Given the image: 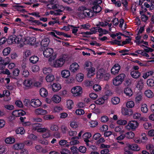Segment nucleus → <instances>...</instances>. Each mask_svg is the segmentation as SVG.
Instances as JSON below:
<instances>
[{
  "instance_id": "nucleus-5",
  "label": "nucleus",
  "mask_w": 154,
  "mask_h": 154,
  "mask_svg": "<svg viewBox=\"0 0 154 154\" xmlns=\"http://www.w3.org/2000/svg\"><path fill=\"white\" fill-rule=\"evenodd\" d=\"M139 124L135 120L129 121L128 125L125 126L126 128L128 130H131L134 131L138 126Z\"/></svg>"
},
{
  "instance_id": "nucleus-31",
  "label": "nucleus",
  "mask_w": 154,
  "mask_h": 154,
  "mask_svg": "<svg viewBox=\"0 0 154 154\" xmlns=\"http://www.w3.org/2000/svg\"><path fill=\"white\" fill-rule=\"evenodd\" d=\"M38 60V57L36 56H33L31 57L29 59L30 62L33 64L36 63Z\"/></svg>"
},
{
  "instance_id": "nucleus-6",
  "label": "nucleus",
  "mask_w": 154,
  "mask_h": 154,
  "mask_svg": "<svg viewBox=\"0 0 154 154\" xmlns=\"http://www.w3.org/2000/svg\"><path fill=\"white\" fill-rule=\"evenodd\" d=\"M71 91L74 96H80L82 93V88L79 86H76L72 88Z\"/></svg>"
},
{
  "instance_id": "nucleus-62",
  "label": "nucleus",
  "mask_w": 154,
  "mask_h": 154,
  "mask_svg": "<svg viewBox=\"0 0 154 154\" xmlns=\"http://www.w3.org/2000/svg\"><path fill=\"white\" fill-rule=\"evenodd\" d=\"M70 153V151L68 149H63L60 151L61 154H68Z\"/></svg>"
},
{
  "instance_id": "nucleus-63",
  "label": "nucleus",
  "mask_w": 154,
  "mask_h": 154,
  "mask_svg": "<svg viewBox=\"0 0 154 154\" xmlns=\"http://www.w3.org/2000/svg\"><path fill=\"white\" fill-rule=\"evenodd\" d=\"M15 103L17 106H18L20 107H22L23 106L22 102L20 100L16 101Z\"/></svg>"
},
{
  "instance_id": "nucleus-43",
  "label": "nucleus",
  "mask_w": 154,
  "mask_h": 154,
  "mask_svg": "<svg viewBox=\"0 0 154 154\" xmlns=\"http://www.w3.org/2000/svg\"><path fill=\"white\" fill-rule=\"evenodd\" d=\"M16 131L17 134H23L24 133L25 131L23 128H19L16 130Z\"/></svg>"
},
{
  "instance_id": "nucleus-42",
  "label": "nucleus",
  "mask_w": 154,
  "mask_h": 154,
  "mask_svg": "<svg viewBox=\"0 0 154 154\" xmlns=\"http://www.w3.org/2000/svg\"><path fill=\"white\" fill-rule=\"evenodd\" d=\"M93 88L96 91H99L101 90L100 86L98 84H95L93 86Z\"/></svg>"
},
{
  "instance_id": "nucleus-30",
  "label": "nucleus",
  "mask_w": 154,
  "mask_h": 154,
  "mask_svg": "<svg viewBox=\"0 0 154 154\" xmlns=\"http://www.w3.org/2000/svg\"><path fill=\"white\" fill-rule=\"evenodd\" d=\"M16 36L15 35H13L9 36L7 40L8 42L9 43L14 44Z\"/></svg>"
},
{
  "instance_id": "nucleus-55",
  "label": "nucleus",
  "mask_w": 154,
  "mask_h": 154,
  "mask_svg": "<svg viewBox=\"0 0 154 154\" xmlns=\"http://www.w3.org/2000/svg\"><path fill=\"white\" fill-rule=\"evenodd\" d=\"M117 122L118 124L119 125H125L127 123V122L126 121L122 119L118 120Z\"/></svg>"
},
{
  "instance_id": "nucleus-40",
  "label": "nucleus",
  "mask_w": 154,
  "mask_h": 154,
  "mask_svg": "<svg viewBox=\"0 0 154 154\" xmlns=\"http://www.w3.org/2000/svg\"><path fill=\"white\" fill-rule=\"evenodd\" d=\"M73 104V102L72 100H68L67 101V105L68 109H71L72 107V106Z\"/></svg>"
},
{
  "instance_id": "nucleus-29",
  "label": "nucleus",
  "mask_w": 154,
  "mask_h": 154,
  "mask_svg": "<svg viewBox=\"0 0 154 154\" xmlns=\"http://www.w3.org/2000/svg\"><path fill=\"white\" fill-rule=\"evenodd\" d=\"M52 100L56 103H59L61 101V98L59 96L55 95L52 98Z\"/></svg>"
},
{
  "instance_id": "nucleus-46",
  "label": "nucleus",
  "mask_w": 154,
  "mask_h": 154,
  "mask_svg": "<svg viewBox=\"0 0 154 154\" xmlns=\"http://www.w3.org/2000/svg\"><path fill=\"white\" fill-rule=\"evenodd\" d=\"M109 42L111 44H116L117 45L119 46L121 45V41H118L116 40H115L112 41H109Z\"/></svg>"
},
{
  "instance_id": "nucleus-13",
  "label": "nucleus",
  "mask_w": 154,
  "mask_h": 154,
  "mask_svg": "<svg viewBox=\"0 0 154 154\" xmlns=\"http://www.w3.org/2000/svg\"><path fill=\"white\" fill-rule=\"evenodd\" d=\"M53 91L56 92L59 91L61 88L60 85L58 83H54L52 85Z\"/></svg>"
},
{
  "instance_id": "nucleus-15",
  "label": "nucleus",
  "mask_w": 154,
  "mask_h": 154,
  "mask_svg": "<svg viewBox=\"0 0 154 154\" xmlns=\"http://www.w3.org/2000/svg\"><path fill=\"white\" fill-rule=\"evenodd\" d=\"M98 5H94V6L92 7L93 12L96 14L99 13L101 11L102 8Z\"/></svg>"
},
{
  "instance_id": "nucleus-41",
  "label": "nucleus",
  "mask_w": 154,
  "mask_h": 154,
  "mask_svg": "<svg viewBox=\"0 0 154 154\" xmlns=\"http://www.w3.org/2000/svg\"><path fill=\"white\" fill-rule=\"evenodd\" d=\"M153 73V72L152 71L147 72L144 74L143 76V77L145 79H146L149 76L152 75Z\"/></svg>"
},
{
  "instance_id": "nucleus-49",
  "label": "nucleus",
  "mask_w": 154,
  "mask_h": 154,
  "mask_svg": "<svg viewBox=\"0 0 154 154\" xmlns=\"http://www.w3.org/2000/svg\"><path fill=\"white\" fill-rule=\"evenodd\" d=\"M73 154H78V148L75 146H72L70 148Z\"/></svg>"
},
{
  "instance_id": "nucleus-11",
  "label": "nucleus",
  "mask_w": 154,
  "mask_h": 154,
  "mask_svg": "<svg viewBox=\"0 0 154 154\" xmlns=\"http://www.w3.org/2000/svg\"><path fill=\"white\" fill-rule=\"evenodd\" d=\"M107 73L106 70L103 69H101L98 70L97 72V77L99 79H102L103 76Z\"/></svg>"
},
{
  "instance_id": "nucleus-36",
  "label": "nucleus",
  "mask_w": 154,
  "mask_h": 154,
  "mask_svg": "<svg viewBox=\"0 0 154 154\" xmlns=\"http://www.w3.org/2000/svg\"><path fill=\"white\" fill-rule=\"evenodd\" d=\"M54 79V77L53 75H48L46 77V80L47 82H52Z\"/></svg>"
},
{
  "instance_id": "nucleus-8",
  "label": "nucleus",
  "mask_w": 154,
  "mask_h": 154,
  "mask_svg": "<svg viewBox=\"0 0 154 154\" xmlns=\"http://www.w3.org/2000/svg\"><path fill=\"white\" fill-rule=\"evenodd\" d=\"M79 66L76 63H74L72 64L69 68V69L71 72L76 73L79 69Z\"/></svg>"
},
{
  "instance_id": "nucleus-54",
  "label": "nucleus",
  "mask_w": 154,
  "mask_h": 154,
  "mask_svg": "<svg viewBox=\"0 0 154 154\" xmlns=\"http://www.w3.org/2000/svg\"><path fill=\"white\" fill-rule=\"evenodd\" d=\"M22 75L25 77H27L29 75V72L27 70L23 69L22 73Z\"/></svg>"
},
{
  "instance_id": "nucleus-27",
  "label": "nucleus",
  "mask_w": 154,
  "mask_h": 154,
  "mask_svg": "<svg viewBox=\"0 0 154 154\" xmlns=\"http://www.w3.org/2000/svg\"><path fill=\"white\" fill-rule=\"evenodd\" d=\"M120 101V98L118 97H114L111 99V102L113 104H118L119 103Z\"/></svg>"
},
{
  "instance_id": "nucleus-21",
  "label": "nucleus",
  "mask_w": 154,
  "mask_h": 154,
  "mask_svg": "<svg viewBox=\"0 0 154 154\" xmlns=\"http://www.w3.org/2000/svg\"><path fill=\"white\" fill-rule=\"evenodd\" d=\"M144 86L143 80L142 79H140L137 82L136 87L138 88L140 90H141Z\"/></svg>"
},
{
  "instance_id": "nucleus-16",
  "label": "nucleus",
  "mask_w": 154,
  "mask_h": 154,
  "mask_svg": "<svg viewBox=\"0 0 154 154\" xmlns=\"http://www.w3.org/2000/svg\"><path fill=\"white\" fill-rule=\"evenodd\" d=\"M131 75L133 78L137 79L140 77V73L138 71L134 70L131 72Z\"/></svg>"
},
{
  "instance_id": "nucleus-50",
  "label": "nucleus",
  "mask_w": 154,
  "mask_h": 154,
  "mask_svg": "<svg viewBox=\"0 0 154 154\" xmlns=\"http://www.w3.org/2000/svg\"><path fill=\"white\" fill-rule=\"evenodd\" d=\"M13 75L14 76H18L20 73V70L18 68L15 69L13 71Z\"/></svg>"
},
{
  "instance_id": "nucleus-33",
  "label": "nucleus",
  "mask_w": 154,
  "mask_h": 154,
  "mask_svg": "<svg viewBox=\"0 0 154 154\" xmlns=\"http://www.w3.org/2000/svg\"><path fill=\"white\" fill-rule=\"evenodd\" d=\"M5 143L8 144H11L14 143L15 141V139L13 138L8 137L5 140Z\"/></svg>"
},
{
  "instance_id": "nucleus-34",
  "label": "nucleus",
  "mask_w": 154,
  "mask_h": 154,
  "mask_svg": "<svg viewBox=\"0 0 154 154\" xmlns=\"http://www.w3.org/2000/svg\"><path fill=\"white\" fill-rule=\"evenodd\" d=\"M142 99V95L140 94H138L136 95L135 98V101L136 103H139Z\"/></svg>"
},
{
  "instance_id": "nucleus-32",
  "label": "nucleus",
  "mask_w": 154,
  "mask_h": 154,
  "mask_svg": "<svg viewBox=\"0 0 154 154\" xmlns=\"http://www.w3.org/2000/svg\"><path fill=\"white\" fill-rule=\"evenodd\" d=\"M11 48L9 47H7L5 48L3 51L2 53L4 56H7L10 53Z\"/></svg>"
},
{
  "instance_id": "nucleus-17",
  "label": "nucleus",
  "mask_w": 154,
  "mask_h": 154,
  "mask_svg": "<svg viewBox=\"0 0 154 154\" xmlns=\"http://www.w3.org/2000/svg\"><path fill=\"white\" fill-rule=\"evenodd\" d=\"M35 113L37 115H45L47 113L46 110L41 108H38L35 111Z\"/></svg>"
},
{
  "instance_id": "nucleus-4",
  "label": "nucleus",
  "mask_w": 154,
  "mask_h": 154,
  "mask_svg": "<svg viewBox=\"0 0 154 154\" xmlns=\"http://www.w3.org/2000/svg\"><path fill=\"white\" fill-rule=\"evenodd\" d=\"M53 53V50L50 48H46L43 52V54L45 57H50L49 59L50 63H51V61L55 58L54 56L53 57L51 56Z\"/></svg>"
},
{
  "instance_id": "nucleus-1",
  "label": "nucleus",
  "mask_w": 154,
  "mask_h": 154,
  "mask_svg": "<svg viewBox=\"0 0 154 154\" xmlns=\"http://www.w3.org/2000/svg\"><path fill=\"white\" fill-rule=\"evenodd\" d=\"M78 10L79 12L78 13V16L80 18L91 17L94 16V12L91 10L84 7H79Z\"/></svg>"
},
{
  "instance_id": "nucleus-22",
  "label": "nucleus",
  "mask_w": 154,
  "mask_h": 154,
  "mask_svg": "<svg viewBox=\"0 0 154 154\" xmlns=\"http://www.w3.org/2000/svg\"><path fill=\"white\" fill-rule=\"evenodd\" d=\"M24 145L23 143H17L14 144L13 146V148L15 149H21L23 148Z\"/></svg>"
},
{
  "instance_id": "nucleus-7",
  "label": "nucleus",
  "mask_w": 154,
  "mask_h": 154,
  "mask_svg": "<svg viewBox=\"0 0 154 154\" xmlns=\"http://www.w3.org/2000/svg\"><path fill=\"white\" fill-rule=\"evenodd\" d=\"M31 105L34 107H38L42 104V103L39 99H32L30 101Z\"/></svg>"
},
{
  "instance_id": "nucleus-56",
  "label": "nucleus",
  "mask_w": 154,
  "mask_h": 154,
  "mask_svg": "<svg viewBox=\"0 0 154 154\" xmlns=\"http://www.w3.org/2000/svg\"><path fill=\"white\" fill-rule=\"evenodd\" d=\"M90 97L92 99L95 100L97 97V95L94 93H91L89 95Z\"/></svg>"
},
{
  "instance_id": "nucleus-39",
  "label": "nucleus",
  "mask_w": 154,
  "mask_h": 154,
  "mask_svg": "<svg viewBox=\"0 0 154 154\" xmlns=\"http://www.w3.org/2000/svg\"><path fill=\"white\" fill-rule=\"evenodd\" d=\"M126 106L128 108H132L134 106V103L133 101H130L126 103Z\"/></svg>"
},
{
  "instance_id": "nucleus-61",
  "label": "nucleus",
  "mask_w": 154,
  "mask_h": 154,
  "mask_svg": "<svg viewBox=\"0 0 154 154\" xmlns=\"http://www.w3.org/2000/svg\"><path fill=\"white\" fill-rule=\"evenodd\" d=\"M86 148L84 146H81L79 148V151L82 153L85 152L86 151Z\"/></svg>"
},
{
  "instance_id": "nucleus-3",
  "label": "nucleus",
  "mask_w": 154,
  "mask_h": 154,
  "mask_svg": "<svg viewBox=\"0 0 154 154\" xmlns=\"http://www.w3.org/2000/svg\"><path fill=\"white\" fill-rule=\"evenodd\" d=\"M125 75L123 73L120 74L113 79V83L115 86L121 85L124 81Z\"/></svg>"
},
{
  "instance_id": "nucleus-48",
  "label": "nucleus",
  "mask_w": 154,
  "mask_h": 154,
  "mask_svg": "<svg viewBox=\"0 0 154 154\" xmlns=\"http://www.w3.org/2000/svg\"><path fill=\"white\" fill-rule=\"evenodd\" d=\"M50 128L52 131H56L58 130L59 128L57 125H51Z\"/></svg>"
},
{
  "instance_id": "nucleus-20",
  "label": "nucleus",
  "mask_w": 154,
  "mask_h": 154,
  "mask_svg": "<svg viewBox=\"0 0 154 154\" xmlns=\"http://www.w3.org/2000/svg\"><path fill=\"white\" fill-rule=\"evenodd\" d=\"M40 94L42 97H46L48 95V92L46 89L44 88H42L40 90Z\"/></svg>"
},
{
  "instance_id": "nucleus-44",
  "label": "nucleus",
  "mask_w": 154,
  "mask_h": 154,
  "mask_svg": "<svg viewBox=\"0 0 154 154\" xmlns=\"http://www.w3.org/2000/svg\"><path fill=\"white\" fill-rule=\"evenodd\" d=\"M43 72L45 74L47 75L51 72V70L50 68H44L43 69Z\"/></svg>"
},
{
  "instance_id": "nucleus-14",
  "label": "nucleus",
  "mask_w": 154,
  "mask_h": 154,
  "mask_svg": "<svg viewBox=\"0 0 154 154\" xmlns=\"http://www.w3.org/2000/svg\"><path fill=\"white\" fill-rule=\"evenodd\" d=\"M128 146L130 149L135 151H138L140 150V148L136 144H133L131 145L128 144Z\"/></svg>"
},
{
  "instance_id": "nucleus-35",
  "label": "nucleus",
  "mask_w": 154,
  "mask_h": 154,
  "mask_svg": "<svg viewBox=\"0 0 154 154\" xmlns=\"http://www.w3.org/2000/svg\"><path fill=\"white\" fill-rule=\"evenodd\" d=\"M105 100V99H104L103 97H101L96 100L95 101V103L97 104H102L104 103Z\"/></svg>"
},
{
  "instance_id": "nucleus-47",
  "label": "nucleus",
  "mask_w": 154,
  "mask_h": 154,
  "mask_svg": "<svg viewBox=\"0 0 154 154\" xmlns=\"http://www.w3.org/2000/svg\"><path fill=\"white\" fill-rule=\"evenodd\" d=\"M141 109L143 112L144 113H146L148 111L147 105L146 104L143 105L141 107Z\"/></svg>"
},
{
  "instance_id": "nucleus-2",
  "label": "nucleus",
  "mask_w": 154,
  "mask_h": 154,
  "mask_svg": "<svg viewBox=\"0 0 154 154\" xmlns=\"http://www.w3.org/2000/svg\"><path fill=\"white\" fill-rule=\"evenodd\" d=\"M66 60V57L64 56L60 57L59 59L53 62V63L50 64L51 66L54 67H62L65 63Z\"/></svg>"
},
{
  "instance_id": "nucleus-12",
  "label": "nucleus",
  "mask_w": 154,
  "mask_h": 154,
  "mask_svg": "<svg viewBox=\"0 0 154 154\" xmlns=\"http://www.w3.org/2000/svg\"><path fill=\"white\" fill-rule=\"evenodd\" d=\"M91 137V133L89 132H87L85 133L83 135V137L84 139V140L85 142L87 145L89 146L88 143L89 142L88 139L90 138Z\"/></svg>"
},
{
  "instance_id": "nucleus-28",
  "label": "nucleus",
  "mask_w": 154,
  "mask_h": 154,
  "mask_svg": "<svg viewBox=\"0 0 154 154\" xmlns=\"http://www.w3.org/2000/svg\"><path fill=\"white\" fill-rule=\"evenodd\" d=\"M125 135V137L128 139H132L134 136V133L132 131L127 132Z\"/></svg>"
},
{
  "instance_id": "nucleus-23",
  "label": "nucleus",
  "mask_w": 154,
  "mask_h": 154,
  "mask_svg": "<svg viewBox=\"0 0 154 154\" xmlns=\"http://www.w3.org/2000/svg\"><path fill=\"white\" fill-rule=\"evenodd\" d=\"M61 74L62 77L67 78L69 76L70 73L68 70H64L61 72Z\"/></svg>"
},
{
  "instance_id": "nucleus-59",
  "label": "nucleus",
  "mask_w": 154,
  "mask_h": 154,
  "mask_svg": "<svg viewBox=\"0 0 154 154\" xmlns=\"http://www.w3.org/2000/svg\"><path fill=\"white\" fill-rule=\"evenodd\" d=\"M4 107L6 109L10 110H13L14 109V106L12 105H5Z\"/></svg>"
},
{
  "instance_id": "nucleus-19",
  "label": "nucleus",
  "mask_w": 154,
  "mask_h": 154,
  "mask_svg": "<svg viewBox=\"0 0 154 154\" xmlns=\"http://www.w3.org/2000/svg\"><path fill=\"white\" fill-rule=\"evenodd\" d=\"M124 93L127 96L130 97L132 95L133 92L131 89L128 87L125 88L124 90Z\"/></svg>"
},
{
  "instance_id": "nucleus-10",
  "label": "nucleus",
  "mask_w": 154,
  "mask_h": 154,
  "mask_svg": "<svg viewBox=\"0 0 154 154\" xmlns=\"http://www.w3.org/2000/svg\"><path fill=\"white\" fill-rule=\"evenodd\" d=\"M86 70L87 72V75L89 77H91L95 74V69L94 67L92 66L91 67L86 69Z\"/></svg>"
},
{
  "instance_id": "nucleus-26",
  "label": "nucleus",
  "mask_w": 154,
  "mask_h": 154,
  "mask_svg": "<svg viewBox=\"0 0 154 154\" xmlns=\"http://www.w3.org/2000/svg\"><path fill=\"white\" fill-rule=\"evenodd\" d=\"M84 78V74L82 73H80L77 75L76 79L78 82H81L83 80Z\"/></svg>"
},
{
  "instance_id": "nucleus-24",
  "label": "nucleus",
  "mask_w": 154,
  "mask_h": 154,
  "mask_svg": "<svg viewBox=\"0 0 154 154\" xmlns=\"http://www.w3.org/2000/svg\"><path fill=\"white\" fill-rule=\"evenodd\" d=\"M32 81L31 79H28L24 81L23 84L26 87H29L32 85Z\"/></svg>"
},
{
  "instance_id": "nucleus-64",
  "label": "nucleus",
  "mask_w": 154,
  "mask_h": 154,
  "mask_svg": "<svg viewBox=\"0 0 154 154\" xmlns=\"http://www.w3.org/2000/svg\"><path fill=\"white\" fill-rule=\"evenodd\" d=\"M108 129V126L106 125H104L101 127L100 130L102 131H106Z\"/></svg>"
},
{
  "instance_id": "nucleus-58",
  "label": "nucleus",
  "mask_w": 154,
  "mask_h": 154,
  "mask_svg": "<svg viewBox=\"0 0 154 154\" xmlns=\"http://www.w3.org/2000/svg\"><path fill=\"white\" fill-rule=\"evenodd\" d=\"M50 131L48 130L46 132L47 133L43 134V137L44 138H48L50 136Z\"/></svg>"
},
{
  "instance_id": "nucleus-57",
  "label": "nucleus",
  "mask_w": 154,
  "mask_h": 154,
  "mask_svg": "<svg viewBox=\"0 0 154 154\" xmlns=\"http://www.w3.org/2000/svg\"><path fill=\"white\" fill-rule=\"evenodd\" d=\"M151 124L149 123L146 122L143 124L144 127L146 129L149 128L151 127Z\"/></svg>"
},
{
  "instance_id": "nucleus-18",
  "label": "nucleus",
  "mask_w": 154,
  "mask_h": 154,
  "mask_svg": "<svg viewBox=\"0 0 154 154\" xmlns=\"http://www.w3.org/2000/svg\"><path fill=\"white\" fill-rule=\"evenodd\" d=\"M49 42V39L48 38H45L42 41L40 44L42 46L46 47L48 45Z\"/></svg>"
},
{
  "instance_id": "nucleus-9",
  "label": "nucleus",
  "mask_w": 154,
  "mask_h": 154,
  "mask_svg": "<svg viewBox=\"0 0 154 154\" xmlns=\"http://www.w3.org/2000/svg\"><path fill=\"white\" fill-rule=\"evenodd\" d=\"M120 69V66L118 64L114 65L111 69V72L113 75H115L118 74Z\"/></svg>"
},
{
  "instance_id": "nucleus-53",
  "label": "nucleus",
  "mask_w": 154,
  "mask_h": 154,
  "mask_svg": "<svg viewBox=\"0 0 154 154\" xmlns=\"http://www.w3.org/2000/svg\"><path fill=\"white\" fill-rule=\"evenodd\" d=\"M142 136V142L145 143L147 140V138L146 137V135L145 133H143L141 134Z\"/></svg>"
},
{
  "instance_id": "nucleus-45",
  "label": "nucleus",
  "mask_w": 154,
  "mask_h": 154,
  "mask_svg": "<svg viewBox=\"0 0 154 154\" xmlns=\"http://www.w3.org/2000/svg\"><path fill=\"white\" fill-rule=\"evenodd\" d=\"M37 132H39L43 133L47 131L48 130L46 128L38 127L36 128Z\"/></svg>"
},
{
  "instance_id": "nucleus-37",
  "label": "nucleus",
  "mask_w": 154,
  "mask_h": 154,
  "mask_svg": "<svg viewBox=\"0 0 154 154\" xmlns=\"http://www.w3.org/2000/svg\"><path fill=\"white\" fill-rule=\"evenodd\" d=\"M147 84L148 86L152 87L154 86V80L152 79H149L147 81Z\"/></svg>"
},
{
  "instance_id": "nucleus-60",
  "label": "nucleus",
  "mask_w": 154,
  "mask_h": 154,
  "mask_svg": "<svg viewBox=\"0 0 154 154\" xmlns=\"http://www.w3.org/2000/svg\"><path fill=\"white\" fill-rule=\"evenodd\" d=\"M101 136L100 134L97 133L95 134L93 136V139L96 140L98 139Z\"/></svg>"
},
{
  "instance_id": "nucleus-38",
  "label": "nucleus",
  "mask_w": 154,
  "mask_h": 154,
  "mask_svg": "<svg viewBox=\"0 0 154 154\" xmlns=\"http://www.w3.org/2000/svg\"><path fill=\"white\" fill-rule=\"evenodd\" d=\"M92 63L88 61H86L84 65V68L86 70L87 68H89L92 67Z\"/></svg>"
},
{
  "instance_id": "nucleus-51",
  "label": "nucleus",
  "mask_w": 154,
  "mask_h": 154,
  "mask_svg": "<svg viewBox=\"0 0 154 154\" xmlns=\"http://www.w3.org/2000/svg\"><path fill=\"white\" fill-rule=\"evenodd\" d=\"M75 113L78 115L83 114L85 113L84 111L82 109H78L75 111Z\"/></svg>"
},
{
  "instance_id": "nucleus-25",
  "label": "nucleus",
  "mask_w": 154,
  "mask_h": 154,
  "mask_svg": "<svg viewBox=\"0 0 154 154\" xmlns=\"http://www.w3.org/2000/svg\"><path fill=\"white\" fill-rule=\"evenodd\" d=\"M145 94L148 98H151L153 96V93L150 90H148L145 91Z\"/></svg>"
},
{
  "instance_id": "nucleus-52",
  "label": "nucleus",
  "mask_w": 154,
  "mask_h": 154,
  "mask_svg": "<svg viewBox=\"0 0 154 154\" xmlns=\"http://www.w3.org/2000/svg\"><path fill=\"white\" fill-rule=\"evenodd\" d=\"M70 126L73 128H76L78 126V123L75 122H73L70 124Z\"/></svg>"
}]
</instances>
